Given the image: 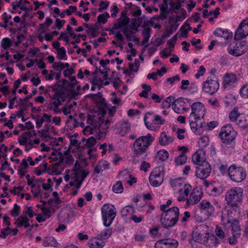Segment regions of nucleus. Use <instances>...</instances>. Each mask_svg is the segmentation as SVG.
<instances>
[{"instance_id":"f257e3e1","label":"nucleus","mask_w":248,"mask_h":248,"mask_svg":"<svg viewBox=\"0 0 248 248\" xmlns=\"http://www.w3.org/2000/svg\"><path fill=\"white\" fill-rule=\"evenodd\" d=\"M114 111V110H108V112L103 110L98 113L97 117L88 114L87 123L90 125H87L84 128V134L88 135L97 133L98 139L101 140L105 138L111 122Z\"/></svg>"},{"instance_id":"f03ea898","label":"nucleus","mask_w":248,"mask_h":248,"mask_svg":"<svg viewBox=\"0 0 248 248\" xmlns=\"http://www.w3.org/2000/svg\"><path fill=\"white\" fill-rule=\"evenodd\" d=\"M75 171L72 174L71 181L69 184L67 185V187L74 186L77 188L73 192V195H76L78 193V190L80 187L83 181L88 175L89 172L82 169L79 164L77 161L75 164Z\"/></svg>"},{"instance_id":"7ed1b4c3","label":"nucleus","mask_w":248,"mask_h":248,"mask_svg":"<svg viewBox=\"0 0 248 248\" xmlns=\"http://www.w3.org/2000/svg\"><path fill=\"white\" fill-rule=\"evenodd\" d=\"M179 217V209L174 206L168 209L161 215L160 222L165 228L174 226L177 222Z\"/></svg>"},{"instance_id":"20e7f679","label":"nucleus","mask_w":248,"mask_h":248,"mask_svg":"<svg viewBox=\"0 0 248 248\" xmlns=\"http://www.w3.org/2000/svg\"><path fill=\"white\" fill-rule=\"evenodd\" d=\"M155 138L151 134L137 139L133 144V152L137 155L144 153Z\"/></svg>"},{"instance_id":"39448f33","label":"nucleus","mask_w":248,"mask_h":248,"mask_svg":"<svg viewBox=\"0 0 248 248\" xmlns=\"http://www.w3.org/2000/svg\"><path fill=\"white\" fill-rule=\"evenodd\" d=\"M243 190L241 187H234L228 190L225 194V201L228 205L232 208H238L242 200Z\"/></svg>"},{"instance_id":"423d86ee","label":"nucleus","mask_w":248,"mask_h":248,"mask_svg":"<svg viewBox=\"0 0 248 248\" xmlns=\"http://www.w3.org/2000/svg\"><path fill=\"white\" fill-rule=\"evenodd\" d=\"M205 115L204 105L201 102H195L191 105V113L189 117V124L191 128L197 126V121L203 118Z\"/></svg>"},{"instance_id":"0eeeda50","label":"nucleus","mask_w":248,"mask_h":248,"mask_svg":"<svg viewBox=\"0 0 248 248\" xmlns=\"http://www.w3.org/2000/svg\"><path fill=\"white\" fill-rule=\"evenodd\" d=\"M66 98V94L63 91H57L50 97L48 108L55 113H61L59 107L65 102Z\"/></svg>"},{"instance_id":"6e6552de","label":"nucleus","mask_w":248,"mask_h":248,"mask_svg":"<svg viewBox=\"0 0 248 248\" xmlns=\"http://www.w3.org/2000/svg\"><path fill=\"white\" fill-rule=\"evenodd\" d=\"M101 213L104 225L109 226L116 216L115 207L112 204H105L101 208Z\"/></svg>"},{"instance_id":"1a4fd4ad","label":"nucleus","mask_w":248,"mask_h":248,"mask_svg":"<svg viewBox=\"0 0 248 248\" xmlns=\"http://www.w3.org/2000/svg\"><path fill=\"white\" fill-rule=\"evenodd\" d=\"M230 179L235 182H241L246 177L245 170L241 167H237L234 165L231 166L228 169Z\"/></svg>"},{"instance_id":"9d476101","label":"nucleus","mask_w":248,"mask_h":248,"mask_svg":"<svg viewBox=\"0 0 248 248\" xmlns=\"http://www.w3.org/2000/svg\"><path fill=\"white\" fill-rule=\"evenodd\" d=\"M219 135L221 139L224 142L230 143L235 139L237 135V132L233 129L231 124H227L222 127Z\"/></svg>"},{"instance_id":"9b49d317","label":"nucleus","mask_w":248,"mask_h":248,"mask_svg":"<svg viewBox=\"0 0 248 248\" xmlns=\"http://www.w3.org/2000/svg\"><path fill=\"white\" fill-rule=\"evenodd\" d=\"M209 234L208 227L206 225H200L194 232L193 238L195 240L200 243L205 244L208 241Z\"/></svg>"},{"instance_id":"f8f14e48","label":"nucleus","mask_w":248,"mask_h":248,"mask_svg":"<svg viewBox=\"0 0 248 248\" xmlns=\"http://www.w3.org/2000/svg\"><path fill=\"white\" fill-rule=\"evenodd\" d=\"M152 114L148 113L146 114L144 116V120L145 125L147 128L149 130L155 131L157 130L159 125L164 123V120H163L161 116L159 115L154 116V118L151 121H148V115H151Z\"/></svg>"},{"instance_id":"ddd939ff","label":"nucleus","mask_w":248,"mask_h":248,"mask_svg":"<svg viewBox=\"0 0 248 248\" xmlns=\"http://www.w3.org/2000/svg\"><path fill=\"white\" fill-rule=\"evenodd\" d=\"M129 21V18L126 16L124 12H122L121 14V16L113 24L112 30H117L124 28V34H125L126 37H128V35L127 34L128 30L126 26L128 25Z\"/></svg>"},{"instance_id":"4468645a","label":"nucleus","mask_w":248,"mask_h":248,"mask_svg":"<svg viewBox=\"0 0 248 248\" xmlns=\"http://www.w3.org/2000/svg\"><path fill=\"white\" fill-rule=\"evenodd\" d=\"M239 80L238 76L233 73H226L223 77V86L225 89H230L235 86Z\"/></svg>"},{"instance_id":"2eb2a0df","label":"nucleus","mask_w":248,"mask_h":248,"mask_svg":"<svg viewBox=\"0 0 248 248\" xmlns=\"http://www.w3.org/2000/svg\"><path fill=\"white\" fill-rule=\"evenodd\" d=\"M149 180L152 186H158L163 183V174L159 168H155L151 173Z\"/></svg>"},{"instance_id":"dca6fc26","label":"nucleus","mask_w":248,"mask_h":248,"mask_svg":"<svg viewBox=\"0 0 248 248\" xmlns=\"http://www.w3.org/2000/svg\"><path fill=\"white\" fill-rule=\"evenodd\" d=\"M248 35V18L243 20L240 24L234 35L236 40H240Z\"/></svg>"},{"instance_id":"f3484780","label":"nucleus","mask_w":248,"mask_h":248,"mask_svg":"<svg viewBox=\"0 0 248 248\" xmlns=\"http://www.w3.org/2000/svg\"><path fill=\"white\" fill-rule=\"evenodd\" d=\"M219 88L218 82L215 80L207 79L203 84L202 90L206 93L213 94Z\"/></svg>"},{"instance_id":"a211bd4d","label":"nucleus","mask_w":248,"mask_h":248,"mask_svg":"<svg viewBox=\"0 0 248 248\" xmlns=\"http://www.w3.org/2000/svg\"><path fill=\"white\" fill-rule=\"evenodd\" d=\"M211 168L208 163H203V165L196 167V175L197 177L204 179L208 177L211 173Z\"/></svg>"},{"instance_id":"6ab92c4d","label":"nucleus","mask_w":248,"mask_h":248,"mask_svg":"<svg viewBox=\"0 0 248 248\" xmlns=\"http://www.w3.org/2000/svg\"><path fill=\"white\" fill-rule=\"evenodd\" d=\"M235 208L232 209L225 207L223 209L221 219L224 224H229L235 219L234 212L236 211Z\"/></svg>"},{"instance_id":"aec40b11","label":"nucleus","mask_w":248,"mask_h":248,"mask_svg":"<svg viewBox=\"0 0 248 248\" xmlns=\"http://www.w3.org/2000/svg\"><path fill=\"white\" fill-rule=\"evenodd\" d=\"M245 42H241L240 44L235 42L232 43L228 46L229 53L235 56H239L244 53L243 46Z\"/></svg>"},{"instance_id":"412c9836","label":"nucleus","mask_w":248,"mask_h":248,"mask_svg":"<svg viewBox=\"0 0 248 248\" xmlns=\"http://www.w3.org/2000/svg\"><path fill=\"white\" fill-rule=\"evenodd\" d=\"M202 192L198 189H193L189 197L186 198V203L188 205L195 204L197 203L201 200Z\"/></svg>"},{"instance_id":"4be33fe9","label":"nucleus","mask_w":248,"mask_h":248,"mask_svg":"<svg viewBox=\"0 0 248 248\" xmlns=\"http://www.w3.org/2000/svg\"><path fill=\"white\" fill-rule=\"evenodd\" d=\"M192 161L198 166L203 165V163H208L205 161V153L203 150H199L192 155Z\"/></svg>"},{"instance_id":"5701e85b","label":"nucleus","mask_w":248,"mask_h":248,"mask_svg":"<svg viewBox=\"0 0 248 248\" xmlns=\"http://www.w3.org/2000/svg\"><path fill=\"white\" fill-rule=\"evenodd\" d=\"M174 138L168 135L165 132L161 133L159 138V143L162 146H167L173 142Z\"/></svg>"},{"instance_id":"b1692460","label":"nucleus","mask_w":248,"mask_h":248,"mask_svg":"<svg viewBox=\"0 0 248 248\" xmlns=\"http://www.w3.org/2000/svg\"><path fill=\"white\" fill-rule=\"evenodd\" d=\"M162 245L168 248H176L177 247L178 244L175 240L170 239L158 240L155 243V246L158 247L162 248L161 246Z\"/></svg>"},{"instance_id":"393cba45","label":"nucleus","mask_w":248,"mask_h":248,"mask_svg":"<svg viewBox=\"0 0 248 248\" xmlns=\"http://www.w3.org/2000/svg\"><path fill=\"white\" fill-rule=\"evenodd\" d=\"M51 116L47 113H44L41 117H37L36 119V127L39 129L42 126L44 122L50 123L51 122Z\"/></svg>"},{"instance_id":"a878e982","label":"nucleus","mask_w":248,"mask_h":248,"mask_svg":"<svg viewBox=\"0 0 248 248\" xmlns=\"http://www.w3.org/2000/svg\"><path fill=\"white\" fill-rule=\"evenodd\" d=\"M200 208L206 211L210 215H213L215 211L214 207L206 200H202L200 204Z\"/></svg>"},{"instance_id":"bb28decb","label":"nucleus","mask_w":248,"mask_h":248,"mask_svg":"<svg viewBox=\"0 0 248 248\" xmlns=\"http://www.w3.org/2000/svg\"><path fill=\"white\" fill-rule=\"evenodd\" d=\"M109 167V163L106 160H101L98 162L97 165L94 169V172L95 174H98L102 172L104 170L108 169Z\"/></svg>"},{"instance_id":"cd10ccee","label":"nucleus","mask_w":248,"mask_h":248,"mask_svg":"<svg viewBox=\"0 0 248 248\" xmlns=\"http://www.w3.org/2000/svg\"><path fill=\"white\" fill-rule=\"evenodd\" d=\"M74 161V159L69 151H66L63 153L62 162L65 167L73 164Z\"/></svg>"},{"instance_id":"c85d7f7f","label":"nucleus","mask_w":248,"mask_h":248,"mask_svg":"<svg viewBox=\"0 0 248 248\" xmlns=\"http://www.w3.org/2000/svg\"><path fill=\"white\" fill-rule=\"evenodd\" d=\"M15 224L18 227H24L27 228L30 226L29 219L26 216H20L16 219Z\"/></svg>"},{"instance_id":"c756f323","label":"nucleus","mask_w":248,"mask_h":248,"mask_svg":"<svg viewBox=\"0 0 248 248\" xmlns=\"http://www.w3.org/2000/svg\"><path fill=\"white\" fill-rule=\"evenodd\" d=\"M65 167V165L62 162H57L52 165L51 168V172L55 175L60 174Z\"/></svg>"},{"instance_id":"7c9ffc66","label":"nucleus","mask_w":248,"mask_h":248,"mask_svg":"<svg viewBox=\"0 0 248 248\" xmlns=\"http://www.w3.org/2000/svg\"><path fill=\"white\" fill-rule=\"evenodd\" d=\"M131 125L126 121L122 122L121 124V126L119 128V134L122 136H124L128 132L130 131Z\"/></svg>"},{"instance_id":"2f4dec72","label":"nucleus","mask_w":248,"mask_h":248,"mask_svg":"<svg viewBox=\"0 0 248 248\" xmlns=\"http://www.w3.org/2000/svg\"><path fill=\"white\" fill-rule=\"evenodd\" d=\"M214 35L221 37L227 40L232 37V33L221 28L217 29L214 31Z\"/></svg>"},{"instance_id":"473e14b6","label":"nucleus","mask_w":248,"mask_h":248,"mask_svg":"<svg viewBox=\"0 0 248 248\" xmlns=\"http://www.w3.org/2000/svg\"><path fill=\"white\" fill-rule=\"evenodd\" d=\"M105 243L101 238L97 237L96 240H93L89 243L90 248H102L104 247Z\"/></svg>"},{"instance_id":"72a5a7b5","label":"nucleus","mask_w":248,"mask_h":248,"mask_svg":"<svg viewBox=\"0 0 248 248\" xmlns=\"http://www.w3.org/2000/svg\"><path fill=\"white\" fill-rule=\"evenodd\" d=\"M221 241L217 238L215 235L209 236L208 241L205 244L209 247H217L218 244L220 243Z\"/></svg>"},{"instance_id":"f704fd0d","label":"nucleus","mask_w":248,"mask_h":248,"mask_svg":"<svg viewBox=\"0 0 248 248\" xmlns=\"http://www.w3.org/2000/svg\"><path fill=\"white\" fill-rule=\"evenodd\" d=\"M63 153L60 151L59 149L56 150L54 151H53L51 154L49 158L51 160L54 161H58V162H62V156Z\"/></svg>"},{"instance_id":"c9c22d12","label":"nucleus","mask_w":248,"mask_h":248,"mask_svg":"<svg viewBox=\"0 0 248 248\" xmlns=\"http://www.w3.org/2000/svg\"><path fill=\"white\" fill-rule=\"evenodd\" d=\"M43 159V156L41 155H39L37 157H36L34 159H33L31 156H28L27 158H24L22 160H25L26 163L28 164V165L29 162V165L31 166H34L36 164H38L39 162H40Z\"/></svg>"},{"instance_id":"e433bc0d","label":"nucleus","mask_w":248,"mask_h":248,"mask_svg":"<svg viewBox=\"0 0 248 248\" xmlns=\"http://www.w3.org/2000/svg\"><path fill=\"white\" fill-rule=\"evenodd\" d=\"M40 142V140L38 139H34L33 140L29 141L26 144L25 148L27 151H29L32 148H36Z\"/></svg>"},{"instance_id":"4c0bfd02","label":"nucleus","mask_w":248,"mask_h":248,"mask_svg":"<svg viewBox=\"0 0 248 248\" xmlns=\"http://www.w3.org/2000/svg\"><path fill=\"white\" fill-rule=\"evenodd\" d=\"M69 64L68 63H63L61 62H54L52 65V67L55 70L61 72L62 70L64 69L65 68H68L69 67Z\"/></svg>"},{"instance_id":"58836bf2","label":"nucleus","mask_w":248,"mask_h":248,"mask_svg":"<svg viewBox=\"0 0 248 248\" xmlns=\"http://www.w3.org/2000/svg\"><path fill=\"white\" fill-rule=\"evenodd\" d=\"M134 212V208L130 206H126L123 208L121 211L122 216L124 217H131Z\"/></svg>"},{"instance_id":"ea45409f","label":"nucleus","mask_w":248,"mask_h":248,"mask_svg":"<svg viewBox=\"0 0 248 248\" xmlns=\"http://www.w3.org/2000/svg\"><path fill=\"white\" fill-rule=\"evenodd\" d=\"M28 166L29 165L26 163L25 160H22L17 170L18 173L21 177H23L25 175L26 172L25 170L27 169Z\"/></svg>"},{"instance_id":"a19ab883","label":"nucleus","mask_w":248,"mask_h":248,"mask_svg":"<svg viewBox=\"0 0 248 248\" xmlns=\"http://www.w3.org/2000/svg\"><path fill=\"white\" fill-rule=\"evenodd\" d=\"M187 156L184 152H182L175 159V162L177 165H181L185 164L186 161Z\"/></svg>"},{"instance_id":"79ce46f5","label":"nucleus","mask_w":248,"mask_h":248,"mask_svg":"<svg viewBox=\"0 0 248 248\" xmlns=\"http://www.w3.org/2000/svg\"><path fill=\"white\" fill-rule=\"evenodd\" d=\"M182 103L183 101L182 99H178L174 100L172 105V107L175 112L177 113H180V108L182 106L181 103Z\"/></svg>"},{"instance_id":"37998d69","label":"nucleus","mask_w":248,"mask_h":248,"mask_svg":"<svg viewBox=\"0 0 248 248\" xmlns=\"http://www.w3.org/2000/svg\"><path fill=\"white\" fill-rule=\"evenodd\" d=\"M240 114L238 113V109L234 108L229 114V119L232 122H236L240 117Z\"/></svg>"},{"instance_id":"c03bdc74","label":"nucleus","mask_w":248,"mask_h":248,"mask_svg":"<svg viewBox=\"0 0 248 248\" xmlns=\"http://www.w3.org/2000/svg\"><path fill=\"white\" fill-rule=\"evenodd\" d=\"M230 223H231L232 231L233 232V233H233V235H239L240 234V228L238 225V222L236 219H234Z\"/></svg>"},{"instance_id":"a18cd8bd","label":"nucleus","mask_w":248,"mask_h":248,"mask_svg":"<svg viewBox=\"0 0 248 248\" xmlns=\"http://www.w3.org/2000/svg\"><path fill=\"white\" fill-rule=\"evenodd\" d=\"M236 124L243 129L248 128V123L246 119L242 117H239L235 122Z\"/></svg>"},{"instance_id":"49530a36","label":"nucleus","mask_w":248,"mask_h":248,"mask_svg":"<svg viewBox=\"0 0 248 248\" xmlns=\"http://www.w3.org/2000/svg\"><path fill=\"white\" fill-rule=\"evenodd\" d=\"M42 74L45 76V78L46 80H53L55 75V73L53 70H50L48 73L47 70H43Z\"/></svg>"},{"instance_id":"de8ad7c7","label":"nucleus","mask_w":248,"mask_h":248,"mask_svg":"<svg viewBox=\"0 0 248 248\" xmlns=\"http://www.w3.org/2000/svg\"><path fill=\"white\" fill-rule=\"evenodd\" d=\"M174 100V98L171 96H170L166 98L165 100L162 103V108H168L171 105Z\"/></svg>"},{"instance_id":"09e8293b","label":"nucleus","mask_w":248,"mask_h":248,"mask_svg":"<svg viewBox=\"0 0 248 248\" xmlns=\"http://www.w3.org/2000/svg\"><path fill=\"white\" fill-rule=\"evenodd\" d=\"M151 32V30L150 28H146L144 29L142 32V36L143 37V43L145 44L148 42L150 37Z\"/></svg>"},{"instance_id":"8fccbe9b","label":"nucleus","mask_w":248,"mask_h":248,"mask_svg":"<svg viewBox=\"0 0 248 248\" xmlns=\"http://www.w3.org/2000/svg\"><path fill=\"white\" fill-rule=\"evenodd\" d=\"M169 157V153L165 150H160L157 154V157L158 159L164 161L166 160Z\"/></svg>"},{"instance_id":"3c124183","label":"nucleus","mask_w":248,"mask_h":248,"mask_svg":"<svg viewBox=\"0 0 248 248\" xmlns=\"http://www.w3.org/2000/svg\"><path fill=\"white\" fill-rule=\"evenodd\" d=\"M191 189V186L190 185L185 184L183 188L179 190V192L181 195H184L187 197Z\"/></svg>"},{"instance_id":"603ef678","label":"nucleus","mask_w":248,"mask_h":248,"mask_svg":"<svg viewBox=\"0 0 248 248\" xmlns=\"http://www.w3.org/2000/svg\"><path fill=\"white\" fill-rule=\"evenodd\" d=\"M57 57L59 60H66L67 57L66 54V51L63 47H61L60 49L57 50Z\"/></svg>"},{"instance_id":"864d4df0","label":"nucleus","mask_w":248,"mask_h":248,"mask_svg":"<svg viewBox=\"0 0 248 248\" xmlns=\"http://www.w3.org/2000/svg\"><path fill=\"white\" fill-rule=\"evenodd\" d=\"M113 191L116 193H121L124 190V187L121 181H117L113 186Z\"/></svg>"},{"instance_id":"5fc2aeb1","label":"nucleus","mask_w":248,"mask_h":248,"mask_svg":"<svg viewBox=\"0 0 248 248\" xmlns=\"http://www.w3.org/2000/svg\"><path fill=\"white\" fill-rule=\"evenodd\" d=\"M130 172L127 170H124L119 172V178L124 182L126 183L130 177Z\"/></svg>"},{"instance_id":"6e6d98bb","label":"nucleus","mask_w":248,"mask_h":248,"mask_svg":"<svg viewBox=\"0 0 248 248\" xmlns=\"http://www.w3.org/2000/svg\"><path fill=\"white\" fill-rule=\"evenodd\" d=\"M112 233V230L110 228L106 229L104 232L98 234L97 237L103 239H107L109 238Z\"/></svg>"},{"instance_id":"4d7b16f0","label":"nucleus","mask_w":248,"mask_h":248,"mask_svg":"<svg viewBox=\"0 0 248 248\" xmlns=\"http://www.w3.org/2000/svg\"><path fill=\"white\" fill-rule=\"evenodd\" d=\"M108 17H109V14L107 12H105L98 16L97 20L99 23L105 24L107 22Z\"/></svg>"},{"instance_id":"13d9d810","label":"nucleus","mask_w":248,"mask_h":248,"mask_svg":"<svg viewBox=\"0 0 248 248\" xmlns=\"http://www.w3.org/2000/svg\"><path fill=\"white\" fill-rule=\"evenodd\" d=\"M190 217V213L188 211L185 212L183 215H181L180 222L183 226L186 225V223L188 221V219Z\"/></svg>"},{"instance_id":"bf43d9fd","label":"nucleus","mask_w":248,"mask_h":248,"mask_svg":"<svg viewBox=\"0 0 248 248\" xmlns=\"http://www.w3.org/2000/svg\"><path fill=\"white\" fill-rule=\"evenodd\" d=\"M209 142V138L207 136H204L200 138L198 141L199 145L201 147H205Z\"/></svg>"},{"instance_id":"052dcab7","label":"nucleus","mask_w":248,"mask_h":248,"mask_svg":"<svg viewBox=\"0 0 248 248\" xmlns=\"http://www.w3.org/2000/svg\"><path fill=\"white\" fill-rule=\"evenodd\" d=\"M11 44L12 41L8 38H4L1 41V46L4 49L9 48L11 46Z\"/></svg>"},{"instance_id":"680f3d73","label":"nucleus","mask_w":248,"mask_h":248,"mask_svg":"<svg viewBox=\"0 0 248 248\" xmlns=\"http://www.w3.org/2000/svg\"><path fill=\"white\" fill-rule=\"evenodd\" d=\"M12 233V229L8 226L7 228L3 229L0 233V238L5 239L6 237Z\"/></svg>"},{"instance_id":"e2e57ef3","label":"nucleus","mask_w":248,"mask_h":248,"mask_svg":"<svg viewBox=\"0 0 248 248\" xmlns=\"http://www.w3.org/2000/svg\"><path fill=\"white\" fill-rule=\"evenodd\" d=\"M64 23V20H61L59 18H57L55 22L54 26L52 27L51 29H55V28H57L58 30H60L63 27Z\"/></svg>"},{"instance_id":"0e129e2a","label":"nucleus","mask_w":248,"mask_h":248,"mask_svg":"<svg viewBox=\"0 0 248 248\" xmlns=\"http://www.w3.org/2000/svg\"><path fill=\"white\" fill-rule=\"evenodd\" d=\"M31 192L35 197H37L40 193V185L33 184L32 185Z\"/></svg>"},{"instance_id":"69168bd1","label":"nucleus","mask_w":248,"mask_h":248,"mask_svg":"<svg viewBox=\"0 0 248 248\" xmlns=\"http://www.w3.org/2000/svg\"><path fill=\"white\" fill-rule=\"evenodd\" d=\"M215 233L217 236L219 237V239L222 241L225 237V233L220 227L217 226L215 230Z\"/></svg>"},{"instance_id":"338daca9","label":"nucleus","mask_w":248,"mask_h":248,"mask_svg":"<svg viewBox=\"0 0 248 248\" xmlns=\"http://www.w3.org/2000/svg\"><path fill=\"white\" fill-rule=\"evenodd\" d=\"M140 65V62L139 59H135L134 63L129 64V68L132 71L136 72Z\"/></svg>"},{"instance_id":"774afa93","label":"nucleus","mask_w":248,"mask_h":248,"mask_svg":"<svg viewBox=\"0 0 248 248\" xmlns=\"http://www.w3.org/2000/svg\"><path fill=\"white\" fill-rule=\"evenodd\" d=\"M241 95L245 97H248V83L244 85L240 90Z\"/></svg>"}]
</instances>
